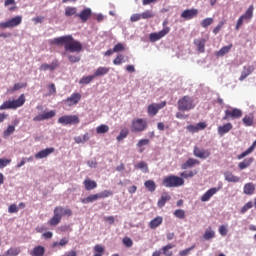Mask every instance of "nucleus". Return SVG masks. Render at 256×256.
Listing matches in <instances>:
<instances>
[{"mask_svg": "<svg viewBox=\"0 0 256 256\" xmlns=\"http://www.w3.org/2000/svg\"><path fill=\"white\" fill-rule=\"evenodd\" d=\"M255 8L253 7V5L249 6V8L246 10V12L241 16L243 17L244 21H251V19H253V10Z\"/></svg>", "mask_w": 256, "mask_h": 256, "instance_id": "obj_33", "label": "nucleus"}, {"mask_svg": "<svg viewBox=\"0 0 256 256\" xmlns=\"http://www.w3.org/2000/svg\"><path fill=\"white\" fill-rule=\"evenodd\" d=\"M5 7H9V5H14L13 7L9 8V11H15L17 6H15V0H5L4 2Z\"/></svg>", "mask_w": 256, "mask_h": 256, "instance_id": "obj_56", "label": "nucleus"}, {"mask_svg": "<svg viewBox=\"0 0 256 256\" xmlns=\"http://www.w3.org/2000/svg\"><path fill=\"white\" fill-rule=\"evenodd\" d=\"M75 143H87L89 141V133L84 134L83 136H76L74 138Z\"/></svg>", "mask_w": 256, "mask_h": 256, "instance_id": "obj_39", "label": "nucleus"}, {"mask_svg": "<svg viewBox=\"0 0 256 256\" xmlns=\"http://www.w3.org/2000/svg\"><path fill=\"white\" fill-rule=\"evenodd\" d=\"M129 135V130L124 128L120 131L119 135L117 136V141L121 142Z\"/></svg>", "mask_w": 256, "mask_h": 256, "instance_id": "obj_47", "label": "nucleus"}, {"mask_svg": "<svg viewBox=\"0 0 256 256\" xmlns=\"http://www.w3.org/2000/svg\"><path fill=\"white\" fill-rule=\"evenodd\" d=\"M162 184L168 188L182 187V185H185V180L179 176L170 175L163 179Z\"/></svg>", "mask_w": 256, "mask_h": 256, "instance_id": "obj_6", "label": "nucleus"}, {"mask_svg": "<svg viewBox=\"0 0 256 256\" xmlns=\"http://www.w3.org/2000/svg\"><path fill=\"white\" fill-rule=\"evenodd\" d=\"M122 243L125 247H133V240L129 237H124Z\"/></svg>", "mask_w": 256, "mask_h": 256, "instance_id": "obj_57", "label": "nucleus"}, {"mask_svg": "<svg viewBox=\"0 0 256 256\" xmlns=\"http://www.w3.org/2000/svg\"><path fill=\"white\" fill-rule=\"evenodd\" d=\"M231 49H233V44L223 46L218 52H216V57H224V55H227Z\"/></svg>", "mask_w": 256, "mask_h": 256, "instance_id": "obj_31", "label": "nucleus"}, {"mask_svg": "<svg viewBox=\"0 0 256 256\" xmlns=\"http://www.w3.org/2000/svg\"><path fill=\"white\" fill-rule=\"evenodd\" d=\"M167 201H171V195H169V193L165 192L161 195L160 199L157 202V206L159 207V209H163V207H165V203H167Z\"/></svg>", "mask_w": 256, "mask_h": 256, "instance_id": "obj_22", "label": "nucleus"}, {"mask_svg": "<svg viewBox=\"0 0 256 256\" xmlns=\"http://www.w3.org/2000/svg\"><path fill=\"white\" fill-rule=\"evenodd\" d=\"M114 53H119L121 51H125V46L121 43H118L113 48Z\"/></svg>", "mask_w": 256, "mask_h": 256, "instance_id": "obj_61", "label": "nucleus"}, {"mask_svg": "<svg viewBox=\"0 0 256 256\" xmlns=\"http://www.w3.org/2000/svg\"><path fill=\"white\" fill-rule=\"evenodd\" d=\"M61 63L59 62V60L54 59L50 64L48 63H43L40 65V71H55L56 69H59Z\"/></svg>", "mask_w": 256, "mask_h": 256, "instance_id": "obj_12", "label": "nucleus"}, {"mask_svg": "<svg viewBox=\"0 0 256 256\" xmlns=\"http://www.w3.org/2000/svg\"><path fill=\"white\" fill-rule=\"evenodd\" d=\"M83 185L86 191H93V189H97V182L89 178L84 180Z\"/></svg>", "mask_w": 256, "mask_h": 256, "instance_id": "obj_24", "label": "nucleus"}, {"mask_svg": "<svg viewBox=\"0 0 256 256\" xmlns=\"http://www.w3.org/2000/svg\"><path fill=\"white\" fill-rule=\"evenodd\" d=\"M197 175V171H184L180 173L181 179H191V177H195Z\"/></svg>", "mask_w": 256, "mask_h": 256, "instance_id": "obj_42", "label": "nucleus"}, {"mask_svg": "<svg viewBox=\"0 0 256 256\" xmlns=\"http://www.w3.org/2000/svg\"><path fill=\"white\" fill-rule=\"evenodd\" d=\"M15 133V126L9 125L7 129L4 131V137H9Z\"/></svg>", "mask_w": 256, "mask_h": 256, "instance_id": "obj_53", "label": "nucleus"}, {"mask_svg": "<svg viewBox=\"0 0 256 256\" xmlns=\"http://www.w3.org/2000/svg\"><path fill=\"white\" fill-rule=\"evenodd\" d=\"M109 73V68L107 67H98L94 73V77H101L103 75H107Z\"/></svg>", "mask_w": 256, "mask_h": 256, "instance_id": "obj_36", "label": "nucleus"}, {"mask_svg": "<svg viewBox=\"0 0 256 256\" xmlns=\"http://www.w3.org/2000/svg\"><path fill=\"white\" fill-rule=\"evenodd\" d=\"M243 193L245 195H253V193H255V185L251 182L246 183L243 188Z\"/></svg>", "mask_w": 256, "mask_h": 256, "instance_id": "obj_30", "label": "nucleus"}, {"mask_svg": "<svg viewBox=\"0 0 256 256\" xmlns=\"http://www.w3.org/2000/svg\"><path fill=\"white\" fill-rule=\"evenodd\" d=\"M69 243V239L62 238L59 242H53L52 247L55 249L56 247H65Z\"/></svg>", "mask_w": 256, "mask_h": 256, "instance_id": "obj_45", "label": "nucleus"}, {"mask_svg": "<svg viewBox=\"0 0 256 256\" xmlns=\"http://www.w3.org/2000/svg\"><path fill=\"white\" fill-rule=\"evenodd\" d=\"M98 196L97 194H91L86 198L81 199V203H84L85 205L89 203H95V201H98Z\"/></svg>", "mask_w": 256, "mask_h": 256, "instance_id": "obj_35", "label": "nucleus"}, {"mask_svg": "<svg viewBox=\"0 0 256 256\" xmlns=\"http://www.w3.org/2000/svg\"><path fill=\"white\" fill-rule=\"evenodd\" d=\"M214 21L215 20L213 18H205L201 21V27H203V29H207V27L213 25Z\"/></svg>", "mask_w": 256, "mask_h": 256, "instance_id": "obj_48", "label": "nucleus"}, {"mask_svg": "<svg viewBox=\"0 0 256 256\" xmlns=\"http://www.w3.org/2000/svg\"><path fill=\"white\" fill-rule=\"evenodd\" d=\"M73 215V210L69 208H64L63 206H57L54 208V215L48 221V225L51 227H57L61 223L63 217H71Z\"/></svg>", "mask_w": 256, "mask_h": 256, "instance_id": "obj_2", "label": "nucleus"}, {"mask_svg": "<svg viewBox=\"0 0 256 256\" xmlns=\"http://www.w3.org/2000/svg\"><path fill=\"white\" fill-rule=\"evenodd\" d=\"M254 121H255V117L253 116V114L246 115L242 119V122L244 123L245 127H251Z\"/></svg>", "mask_w": 256, "mask_h": 256, "instance_id": "obj_34", "label": "nucleus"}, {"mask_svg": "<svg viewBox=\"0 0 256 256\" xmlns=\"http://www.w3.org/2000/svg\"><path fill=\"white\" fill-rule=\"evenodd\" d=\"M147 127H149V124L146 119L135 118L132 120L130 129L132 133H143V131H146Z\"/></svg>", "mask_w": 256, "mask_h": 256, "instance_id": "obj_7", "label": "nucleus"}, {"mask_svg": "<svg viewBox=\"0 0 256 256\" xmlns=\"http://www.w3.org/2000/svg\"><path fill=\"white\" fill-rule=\"evenodd\" d=\"M25 105V94H21L16 100H8L0 105V111H5L7 109H19Z\"/></svg>", "mask_w": 256, "mask_h": 256, "instance_id": "obj_5", "label": "nucleus"}, {"mask_svg": "<svg viewBox=\"0 0 256 256\" xmlns=\"http://www.w3.org/2000/svg\"><path fill=\"white\" fill-rule=\"evenodd\" d=\"M60 125H79L81 120L77 115H64L58 119Z\"/></svg>", "mask_w": 256, "mask_h": 256, "instance_id": "obj_10", "label": "nucleus"}, {"mask_svg": "<svg viewBox=\"0 0 256 256\" xmlns=\"http://www.w3.org/2000/svg\"><path fill=\"white\" fill-rule=\"evenodd\" d=\"M197 104H195V99L189 95L181 97L177 102L178 111H192L195 109Z\"/></svg>", "mask_w": 256, "mask_h": 256, "instance_id": "obj_3", "label": "nucleus"}, {"mask_svg": "<svg viewBox=\"0 0 256 256\" xmlns=\"http://www.w3.org/2000/svg\"><path fill=\"white\" fill-rule=\"evenodd\" d=\"M91 15H92L91 8H86L82 10L79 14H76V17H79L82 23H87Z\"/></svg>", "mask_w": 256, "mask_h": 256, "instance_id": "obj_19", "label": "nucleus"}, {"mask_svg": "<svg viewBox=\"0 0 256 256\" xmlns=\"http://www.w3.org/2000/svg\"><path fill=\"white\" fill-rule=\"evenodd\" d=\"M163 223V217L157 216L153 220L150 221L149 227L150 229H157Z\"/></svg>", "mask_w": 256, "mask_h": 256, "instance_id": "obj_29", "label": "nucleus"}, {"mask_svg": "<svg viewBox=\"0 0 256 256\" xmlns=\"http://www.w3.org/2000/svg\"><path fill=\"white\" fill-rule=\"evenodd\" d=\"M98 199H107V197H111L113 195V191L104 190L100 193H96Z\"/></svg>", "mask_w": 256, "mask_h": 256, "instance_id": "obj_41", "label": "nucleus"}, {"mask_svg": "<svg viewBox=\"0 0 256 256\" xmlns=\"http://www.w3.org/2000/svg\"><path fill=\"white\" fill-rule=\"evenodd\" d=\"M167 25H169V20L165 19L162 23V30H160L159 32L150 33L149 40L151 43H156V41H160V39H163V37H166V35H169V33H171V27Z\"/></svg>", "mask_w": 256, "mask_h": 256, "instance_id": "obj_4", "label": "nucleus"}, {"mask_svg": "<svg viewBox=\"0 0 256 256\" xmlns=\"http://www.w3.org/2000/svg\"><path fill=\"white\" fill-rule=\"evenodd\" d=\"M20 23H23V17L15 16L6 22H0V29H13V27H19Z\"/></svg>", "mask_w": 256, "mask_h": 256, "instance_id": "obj_9", "label": "nucleus"}, {"mask_svg": "<svg viewBox=\"0 0 256 256\" xmlns=\"http://www.w3.org/2000/svg\"><path fill=\"white\" fill-rule=\"evenodd\" d=\"M140 15L141 19H153V17H155V14L151 10H146Z\"/></svg>", "mask_w": 256, "mask_h": 256, "instance_id": "obj_49", "label": "nucleus"}, {"mask_svg": "<svg viewBox=\"0 0 256 256\" xmlns=\"http://www.w3.org/2000/svg\"><path fill=\"white\" fill-rule=\"evenodd\" d=\"M31 256H44L45 255V247L43 246H35L33 250L30 252Z\"/></svg>", "mask_w": 256, "mask_h": 256, "instance_id": "obj_28", "label": "nucleus"}, {"mask_svg": "<svg viewBox=\"0 0 256 256\" xmlns=\"http://www.w3.org/2000/svg\"><path fill=\"white\" fill-rule=\"evenodd\" d=\"M146 189H148V191H150V193H153L155 191V189H157V185L155 184V181L153 180H148L144 183Z\"/></svg>", "mask_w": 256, "mask_h": 256, "instance_id": "obj_38", "label": "nucleus"}, {"mask_svg": "<svg viewBox=\"0 0 256 256\" xmlns=\"http://www.w3.org/2000/svg\"><path fill=\"white\" fill-rule=\"evenodd\" d=\"M223 25H225V20L220 21L219 24L213 29L214 35H217L221 29H223Z\"/></svg>", "mask_w": 256, "mask_h": 256, "instance_id": "obj_59", "label": "nucleus"}, {"mask_svg": "<svg viewBox=\"0 0 256 256\" xmlns=\"http://www.w3.org/2000/svg\"><path fill=\"white\" fill-rule=\"evenodd\" d=\"M249 209H253V203L250 201L246 203L240 210V213L245 214L249 211Z\"/></svg>", "mask_w": 256, "mask_h": 256, "instance_id": "obj_54", "label": "nucleus"}, {"mask_svg": "<svg viewBox=\"0 0 256 256\" xmlns=\"http://www.w3.org/2000/svg\"><path fill=\"white\" fill-rule=\"evenodd\" d=\"M67 57H68V60L70 61V63H79V61H81L80 56L68 55Z\"/></svg>", "mask_w": 256, "mask_h": 256, "instance_id": "obj_60", "label": "nucleus"}, {"mask_svg": "<svg viewBox=\"0 0 256 256\" xmlns=\"http://www.w3.org/2000/svg\"><path fill=\"white\" fill-rule=\"evenodd\" d=\"M194 155L195 157H198V159H207L211 156V151L200 149L199 147H194Z\"/></svg>", "mask_w": 256, "mask_h": 256, "instance_id": "obj_16", "label": "nucleus"}, {"mask_svg": "<svg viewBox=\"0 0 256 256\" xmlns=\"http://www.w3.org/2000/svg\"><path fill=\"white\" fill-rule=\"evenodd\" d=\"M205 43H207V40H205V38L194 40V45L197 47L198 53H205Z\"/></svg>", "mask_w": 256, "mask_h": 256, "instance_id": "obj_21", "label": "nucleus"}, {"mask_svg": "<svg viewBox=\"0 0 256 256\" xmlns=\"http://www.w3.org/2000/svg\"><path fill=\"white\" fill-rule=\"evenodd\" d=\"M166 105H167L166 101H163L159 104L152 103V104L148 105L147 113L150 117H155V115H157V113H159V111H161V109H163Z\"/></svg>", "mask_w": 256, "mask_h": 256, "instance_id": "obj_11", "label": "nucleus"}, {"mask_svg": "<svg viewBox=\"0 0 256 256\" xmlns=\"http://www.w3.org/2000/svg\"><path fill=\"white\" fill-rule=\"evenodd\" d=\"M121 63H125V56H123V54H119V55L113 60V64H114V65H121Z\"/></svg>", "mask_w": 256, "mask_h": 256, "instance_id": "obj_52", "label": "nucleus"}, {"mask_svg": "<svg viewBox=\"0 0 256 256\" xmlns=\"http://www.w3.org/2000/svg\"><path fill=\"white\" fill-rule=\"evenodd\" d=\"M194 249H195V245L191 246L190 248H186V249H184V250H181V251L179 252V255H180V256H187V255H189V253H191V251H193Z\"/></svg>", "mask_w": 256, "mask_h": 256, "instance_id": "obj_58", "label": "nucleus"}, {"mask_svg": "<svg viewBox=\"0 0 256 256\" xmlns=\"http://www.w3.org/2000/svg\"><path fill=\"white\" fill-rule=\"evenodd\" d=\"M73 15H77V8L75 7H66L65 8V16L73 17Z\"/></svg>", "mask_w": 256, "mask_h": 256, "instance_id": "obj_44", "label": "nucleus"}, {"mask_svg": "<svg viewBox=\"0 0 256 256\" xmlns=\"http://www.w3.org/2000/svg\"><path fill=\"white\" fill-rule=\"evenodd\" d=\"M50 45H58L64 47L65 53H81L83 51V44L73 38V35H65L48 41Z\"/></svg>", "mask_w": 256, "mask_h": 256, "instance_id": "obj_1", "label": "nucleus"}, {"mask_svg": "<svg viewBox=\"0 0 256 256\" xmlns=\"http://www.w3.org/2000/svg\"><path fill=\"white\" fill-rule=\"evenodd\" d=\"M21 253V248L19 247H11L6 251L7 256H17Z\"/></svg>", "mask_w": 256, "mask_h": 256, "instance_id": "obj_37", "label": "nucleus"}, {"mask_svg": "<svg viewBox=\"0 0 256 256\" xmlns=\"http://www.w3.org/2000/svg\"><path fill=\"white\" fill-rule=\"evenodd\" d=\"M253 71H255V66L253 65L244 66L241 72V75L239 77V81H245V79H247V77H249V75H251Z\"/></svg>", "mask_w": 256, "mask_h": 256, "instance_id": "obj_17", "label": "nucleus"}, {"mask_svg": "<svg viewBox=\"0 0 256 256\" xmlns=\"http://www.w3.org/2000/svg\"><path fill=\"white\" fill-rule=\"evenodd\" d=\"M194 165H199V160L195 158H189L185 163L181 165V169H191Z\"/></svg>", "mask_w": 256, "mask_h": 256, "instance_id": "obj_26", "label": "nucleus"}, {"mask_svg": "<svg viewBox=\"0 0 256 256\" xmlns=\"http://www.w3.org/2000/svg\"><path fill=\"white\" fill-rule=\"evenodd\" d=\"M203 237L206 241H209V239H213L215 237V231L211 230V228H208L205 231Z\"/></svg>", "mask_w": 256, "mask_h": 256, "instance_id": "obj_46", "label": "nucleus"}, {"mask_svg": "<svg viewBox=\"0 0 256 256\" xmlns=\"http://www.w3.org/2000/svg\"><path fill=\"white\" fill-rule=\"evenodd\" d=\"M219 233L220 235H222V237H225L227 235V233H229V230L227 229L226 225H221L219 227Z\"/></svg>", "mask_w": 256, "mask_h": 256, "instance_id": "obj_63", "label": "nucleus"}, {"mask_svg": "<svg viewBox=\"0 0 256 256\" xmlns=\"http://www.w3.org/2000/svg\"><path fill=\"white\" fill-rule=\"evenodd\" d=\"M145 145H149V139H141L137 143V147L140 149V153H143L144 149L141 147H144Z\"/></svg>", "mask_w": 256, "mask_h": 256, "instance_id": "obj_51", "label": "nucleus"}, {"mask_svg": "<svg viewBox=\"0 0 256 256\" xmlns=\"http://www.w3.org/2000/svg\"><path fill=\"white\" fill-rule=\"evenodd\" d=\"M224 177L225 181H228V183H239V181H241V178L235 176L233 172H225Z\"/></svg>", "mask_w": 256, "mask_h": 256, "instance_id": "obj_23", "label": "nucleus"}, {"mask_svg": "<svg viewBox=\"0 0 256 256\" xmlns=\"http://www.w3.org/2000/svg\"><path fill=\"white\" fill-rule=\"evenodd\" d=\"M27 87V83H16L14 84L12 91H19V89H25Z\"/></svg>", "mask_w": 256, "mask_h": 256, "instance_id": "obj_62", "label": "nucleus"}, {"mask_svg": "<svg viewBox=\"0 0 256 256\" xmlns=\"http://www.w3.org/2000/svg\"><path fill=\"white\" fill-rule=\"evenodd\" d=\"M253 161H254L253 158H246L238 164V167L241 171H243V169H247V167H251V164L253 163Z\"/></svg>", "mask_w": 256, "mask_h": 256, "instance_id": "obj_32", "label": "nucleus"}, {"mask_svg": "<svg viewBox=\"0 0 256 256\" xmlns=\"http://www.w3.org/2000/svg\"><path fill=\"white\" fill-rule=\"evenodd\" d=\"M136 169H141L142 171L145 170V173H147V171H149V166L146 162L141 161L136 165Z\"/></svg>", "mask_w": 256, "mask_h": 256, "instance_id": "obj_55", "label": "nucleus"}, {"mask_svg": "<svg viewBox=\"0 0 256 256\" xmlns=\"http://www.w3.org/2000/svg\"><path fill=\"white\" fill-rule=\"evenodd\" d=\"M232 129L233 124H231V122H228L218 127V135H220V137H223V135H226V133H229V131H231Z\"/></svg>", "mask_w": 256, "mask_h": 256, "instance_id": "obj_20", "label": "nucleus"}, {"mask_svg": "<svg viewBox=\"0 0 256 256\" xmlns=\"http://www.w3.org/2000/svg\"><path fill=\"white\" fill-rule=\"evenodd\" d=\"M55 110H51L49 112H44L43 114L37 115L33 118V121L39 123V121H45L47 119H53L55 117Z\"/></svg>", "mask_w": 256, "mask_h": 256, "instance_id": "obj_14", "label": "nucleus"}, {"mask_svg": "<svg viewBox=\"0 0 256 256\" xmlns=\"http://www.w3.org/2000/svg\"><path fill=\"white\" fill-rule=\"evenodd\" d=\"M217 191H218L217 188H211V189H209V190L206 191V192L204 193V195L201 197V201H202L203 203L209 201V199H211V197H213V195H215V194L217 193Z\"/></svg>", "mask_w": 256, "mask_h": 256, "instance_id": "obj_25", "label": "nucleus"}, {"mask_svg": "<svg viewBox=\"0 0 256 256\" xmlns=\"http://www.w3.org/2000/svg\"><path fill=\"white\" fill-rule=\"evenodd\" d=\"M173 215L176 216L177 219H185V210L177 209L174 211Z\"/></svg>", "mask_w": 256, "mask_h": 256, "instance_id": "obj_50", "label": "nucleus"}, {"mask_svg": "<svg viewBox=\"0 0 256 256\" xmlns=\"http://www.w3.org/2000/svg\"><path fill=\"white\" fill-rule=\"evenodd\" d=\"M96 133H98V135H103L105 133H109V126L105 125V124H101L100 126H98L96 128Z\"/></svg>", "mask_w": 256, "mask_h": 256, "instance_id": "obj_40", "label": "nucleus"}, {"mask_svg": "<svg viewBox=\"0 0 256 256\" xmlns=\"http://www.w3.org/2000/svg\"><path fill=\"white\" fill-rule=\"evenodd\" d=\"M79 101H81V93L76 92L65 99L63 102L67 105V107H73V105H77Z\"/></svg>", "mask_w": 256, "mask_h": 256, "instance_id": "obj_13", "label": "nucleus"}, {"mask_svg": "<svg viewBox=\"0 0 256 256\" xmlns=\"http://www.w3.org/2000/svg\"><path fill=\"white\" fill-rule=\"evenodd\" d=\"M51 153H55V148L50 147L46 148L44 150L39 151L38 153L35 154V159H45L46 157H49Z\"/></svg>", "mask_w": 256, "mask_h": 256, "instance_id": "obj_18", "label": "nucleus"}, {"mask_svg": "<svg viewBox=\"0 0 256 256\" xmlns=\"http://www.w3.org/2000/svg\"><path fill=\"white\" fill-rule=\"evenodd\" d=\"M197 15H199V10L192 8L184 10L181 14V17L182 19H186L187 21H189L194 17H197Z\"/></svg>", "mask_w": 256, "mask_h": 256, "instance_id": "obj_15", "label": "nucleus"}, {"mask_svg": "<svg viewBox=\"0 0 256 256\" xmlns=\"http://www.w3.org/2000/svg\"><path fill=\"white\" fill-rule=\"evenodd\" d=\"M9 213H19V207H17V204H11L8 208Z\"/></svg>", "mask_w": 256, "mask_h": 256, "instance_id": "obj_64", "label": "nucleus"}, {"mask_svg": "<svg viewBox=\"0 0 256 256\" xmlns=\"http://www.w3.org/2000/svg\"><path fill=\"white\" fill-rule=\"evenodd\" d=\"M243 117V111L239 108H231L224 111L222 121H231L234 119H241Z\"/></svg>", "mask_w": 256, "mask_h": 256, "instance_id": "obj_8", "label": "nucleus"}, {"mask_svg": "<svg viewBox=\"0 0 256 256\" xmlns=\"http://www.w3.org/2000/svg\"><path fill=\"white\" fill-rule=\"evenodd\" d=\"M93 79H95V75L84 76L80 79L79 83H80V85H89V83H91V81H93Z\"/></svg>", "mask_w": 256, "mask_h": 256, "instance_id": "obj_43", "label": "nucleus"}, {"mask_svg": "<svg viewBox=\"0 0 256 256\" xmlns=\"http://www.w3.org/2000/svg\"><path fill=\"white\" fill-rule=\"evenodd\" d=\"M174 247H175V245L171 244V243L163 246L161 248L162 255H164V256H173V250H171V249H173Z\"/></svg>", "mask_w": 256, "mask_h": 256, "instance_id": "obj_27", "label": "nucleus"}]
</instances>
